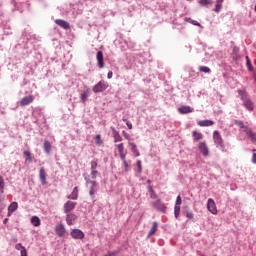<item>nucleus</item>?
Masks as SVG:
<instances>
[{
	"mask_svg": "<svg viewBox=\"0 0 256 256\" xmlns=\"http://www.w3.org/2000/svg\"><path fill=\"white\" fill-rule=\"evenodd\" d=\"M20 255L21 256H27V249L24 247L22 250H20Z\"/></svg>",
	"mask_w": 256,
	"mask_h": 256,
	"instance_id": "obj_44",
	"label": "nucleus"
},
{
	"mask_svg": "<svg viewBox=\"0 0 256 256\" xmlns=\"http://www.w3.org/2000/svg\"><path fill=\"white\" fill-rule=\"evenodd\" d=\"M33 96L31 95H28V96H25L24 98L21 99L20 101V105L21 107H26V105H30V103H33Z\"/></svg>",
	"mask_w": 256,
	"mask_h": 256,
	"instance_id": "obj_14",
	"label": "nucleus"
},
{
	"mask_svg": "<svg viewBox=\"0 0 256 256\" xmlns=\"http://www.w3.org/2000/svg\"><path fill=\"white\" fill-rule=\"evenodd\" d=\"M192 136L194 138V141H201V139H203V134L197 131H193Z\"/></svg>",
	"mask_w": 256,
	"mask_h": 256,
	"instance_id": "obj_30",
	"label": "nucleus"
},
{
	"mask_svg": "<svg viewBox=\"0 0 256 256\" xmlns=\"http://www.w3.org/2000/svg\"><path fill=\"white\" fill-rule=\"evenodd\" d=\"M181 203H182L181 196H177L176 203H175V206H174V217H175V219H179V213H181Z\"/></svg>",
	"mask_w": 256,
	"mask_h": 256,
	"instance_id": "obj_5",
	"label": "nucleus"
},
{
	"mask_svg": "<svg viewBox=\"0 0 256 256\" xmlns=\"http://www.w3.org/2000/svg\"><path fill=\"white\" fill-rule=\"evenodd\" d=\"M128 129H133V124L129 121L126 122Z\"/></svg>",
	"mask_w": 256,
	"mask_h": 256,
	"instance_id": "obj_50",
	"label": "nucleus"
},
{
	"mask_svg": "<svg viewBox=\"0 0 256 256\" xmlns=\"http://www.w3.org/2000/svg\"><path fill=\"white\" fill-rule=\"evenodd\" d=\"M149 191L151 193L150 197L151 199H157V194H155V191H153V188H149Z\"/></svg>",
	"mask_w": 256,
	"mask_h": 256,
	"instance_id": "obj_37",
	"label": "nucleus"
},
{
	"mask_svg": "<svg viewBox=\"0 0 256 256\" xmlns=\"http://www.w3.org/2000/svg\"><path fill=\"white\" fill-rule=\"evenodd\" d=\"M111 131L114 137V143H120V141H123V137H121V134H119V131H117L115 127H111Z\"/></svg>",
	"mask_w": 256,
	"mask_h": 256,
	"instance_id": "obj_15",
	"label": "nucleus"
},
{
	"mask_svg": "<svg viewBox=\"0 0 256 256\" xmlns=\"http://www.w3.org/2000/svg\"><path fill=\"white\" fill-rule=\"evenodd\" d=\"M5 209V206H1L0 205V215H1V213H3V210Z\"/></svg>",
	"mask_w": 256,
	"mask_h": 256,
	"instance_id": "obj_52",
	"label": "nucleus"
},
{
	"mask_svg": "<svg viewBox=\"0 0 256 256\" xmlns=\"http://www.w3.org/2000/svg\"><path fill=\"white\" fill-rule=\"evenodd\" d=\"M119 156L122 161H126L127 153L119 154Z\"/></svg>",
	"mask_w": 256,
	"mask_h": 256,
	"instance_id": "obj_46",
	"label": "nucleus"
},
{
	"mask_svg": "<svg viewBox=\"0 0 256 256\" xmlns=\"http://www.w3.org/2000/svg\"><path fill=\"white\" fill-rule=\"evenodd\" d=\"M238 95L242 101L243 107H245L247 111H253V109H255V104H253V101L249 97V94L245 92V90H238Z\"/></svg>",
	"mask_w": 256,
	"mask_h": 256,
	"instance_id": "obj_1",
	"label": "nucleus"
},
{
	"mask_svg": "<svg viewBox=\"0 0 256 256\" xmlns=\"http://www.w3.org/2000/svg\"><path fill=\"white\" fill-rule=\"evenodd\" d=\"M107 77L108 79H113V71H109Z\"/></svg>",
	"mask_w": 256,
	"mask_h": 256,
	"instance_id": "obj_49",
	"label": "nucleus"
},
{
	"mask_svg": "<svg viewBox=\"0 0 256 256\" xmlns=\"http://www.w3.org/2000/svg\"><path fill=\"white\" fill-rule=\"evenodd\" d=\"M89 183L92 184L89 190V195L91 199H95V187H97V182L93 180V181H89Z\"/></svg>",
	"mask_w": 256,
	"mask_h": 256,
	"instance_id": "obj_22",
	"label": "nucleus"
},
{
	"mask_svg": "<svg viewBox=\"0 0 256 256\" xmlns=\"http://www.w3.org/2000/svg\"><path fill=\"white\" fill-rule=\"evenodd\" d=\"M199 71H200V73H211V68H209L207 66H200Z\"/></svg>",
	"mask_w": 256,
	"mask_h": 256,
	"instance_id": "obj_33",
	"label": "nucleus"
},
{
	"mask_svg": "<svg viewBox=\"0 0 256 256\" xmlns=\"http://www.w3.org/2000/svg\"><path fill=\"white\" fill-rule=\"evenodd\" d=\"M55 233L59 237H65V235L67 234V229H65V225H63L62 223L57 224L55 226Z\"/></svg>",
	"mask_w": 256,
	"mask_h": 256,
	"instance_id": "obj_8",
	"label": "nucleus"
},
{
	"mask_svg": "<svg viewBox=\"0 0 256 256\" xmlns=\"http://www.w3.org/2000/svg\"><path fill=\"white\" fill-rule=\"evenodd\" d=\"M148 183H151V180H148Z\"/></svg>",
	"mask_w": 256,
	"mask_h": 256,
	"instance_id": "obj_60",
	"label": "nucleus"
},
{
	"mask_svg": "<svg viewBox=\"0 0 256 256\" xmlns=\"http://www.w3.org/2000/svg\"><path fill=\"white\" fill-rule=\"evenodd\" d=\"M234 125H237L240 129H243L244 133L251 139L252 143H256V134L254 131L245 125V123L241 120H234Z\"/></svg>",
	"mask_w": 256,
	"mask_h": 256,
	"instance_id": "obj_2",
	"label": "nucleus"
},
{
	"mask_svg": "<svg viewBox=\"0 0 256 256\" xmlns=\"http://www.w3.org/2000/svg\"><path fill=\"white\" fill-rule=\"evenodd\" d=\"M178 113H180V115H187L188 113H193V108L190 106H180L178 108Z\"/></svg>",
	"mask_w": 256,
	"mask_h": 256,
	"instance_id": "obj_17",
	"label": "nucleus"
},
{
	"mask_svg": "<svg viewBox=\"0 0 256 256\" xmlns=\"http://www.w3.org/2000/svg\"><path fill=\"white\" fill-rule=\"evenodd\" d=\"M157 227H158L157 222H153L152 227L147 235V239H149V237H151L152 235H155V233L157 232Z\"/></svg>",
	"mask_w": 256,
	"mask_h": 256,
	"instance_id": "obj_26",
	"label": "nucleus"
},
{
	"mask_svg": "<svg viewBox=\"0 0 256 256\" xmlns=\"http://www.w3.org/2000/svg\"><path fill=\"white\" fill-rule=\"evenodd\" d=\"M123 121H124L125 123H127V121H129V120H127L126 118H123Z\"/></svg>",
	"mask_w": 256,
	"mask_h": 256,
	"instance_id": "obj_59",
	"label": "nucleus"
},
{
	"mask_svg": "<svg viewBox=\"0 0 256 256\" xmlns=\"http://www.w3.org/2000/svg\"><path fill=\"white\" fill-rule=\"evenodd\" d=\"M246 65H247V68H248V71H253V64H251V61H248L246 62Z\"/></svg>",
	"mask_w": 256,
	"mask_h": 256,
	"instance_id": "obj_42",
	"label": "nucleus"
},
{
	"mask_svg": "<svg viewBox=\"0 0 256 256\" xmlns=\"http://www.w3.org/2000/svg\"><path fill=\"white\" fill-rule=\"evenodd\" d=\"M13 212H11V211H9L8 210V217H11V214H12Z\"/></svg>",
	"mask_w": 256,
	"mask_h": 256,
	"instance_id": "obj_57",
	"label": "nucleus"
},
{
	"mask_svg": "<svg viewBox=\"0 0 256 256\" xmlns=\"http://www.w3.org/2000/svg\"><path fill=\"white\" fill-rule=\"evenodd\" d=\"M125 153H127V152H125V150H122V151L119 152V155H123Z\"/></svg>",
	"mask_w": 256,
	"mask_h": 256,
	"instance_id": "obj_54",
	"label": "nucleus"
},
{
	"mask_svg": "<svg viewBox=\"0 0 256 256\" xmlns=\"http://www.w3.org/2000/svg\"><path fill=\"white\" fill-rule=\"evenodd\" d=\"M31 223L34 225V227H39V225H41V219H39L37 216H33L31 218Z\"/></svg>",
	"mask_w": 256,
	"mask_h": 256,
	"instance_id": "obj_29",
	"label": "nucleus"
},
{
	"mask_svg": "<svg viewBox=\"0 0 256 256\" xmlns=\"http://www.w3.org/2000/svg\"><path fill=\"white\" fill-rule=\"evenodd\" d=\"M245 59H246V63H249V61H251V60L249 59V56H246Z\"/></svg>",
	"mask_w": 256,
	"mask_h": 256,
	"instance_id": "obj_53",
	"label": "nucleus"
},
{
	"mask_svg": "<svg viewBox=\"0 0 256 256\" xmlns=\"http://www.w3.org/2000/svg\"><path fill=\"white\" fill-rule=\"evenodd\" d=\"M207 209L212 215H217V205L215 204V200L209 198L207 201Z\"/></svg>",
	"mask_w": 256,
	"mask_h": 256,
	"instance_id": "obj_6",
	"label": "nucleus"
},
{
	"mask_svg": "<svg viewBox=\"0 0 256 256\" xmlns=\"http://www.w3.org/2000/svg\"><path fill=\"white\" fill-rule=\"evenodd\" d=\"M116 147L118 149V153L125 150V145L123 143L117 144Z\"/></svg>",
	"mask_w": 256,
	"mask_h": 256,
	"instance_id": "obj_36",
	"label": "nucleus"
},
{
	"mask_svg": "<svg viewBox=\"0 0 256 256\" xmlns=\"http://www.w3.org/2000/svg\"><path fill=\"white\" fill-rule=\"evenodd\" d=\"M198 149H199L200 153H202V155L204 157H209V147L207 146V143L200 142L198 144Z\"/></svg>",
	"mask_w": 256,
	"mask_h": 256,
	"instance_id": "obj_9",
	"label": "nucleus"
},
{
	"mask_svg": "<svg viewBox=\"0 0 256 256\" xmlns=\"http://www.w3.org/2000/svg\"><path fill=\"white\" fill-rule=\"evenodd\" d=\"M122 134H123L124 138L127 139V141H131V135H129V134H128L127 132H125V131H122Z\"/></svg>",
	"mask_w": 256,
	"mask_h": 256,
	"instance_id": "obj_41",
	"label": "nucleus"
},
{
	"mask_svg": "<svg viewBox=\"0 0 256 256\" xmlns=\"http://www.w3.org/2000/svg\"><path fill=\"white\" fill-rule=\"evenodd\" d=\"M96 143L97 145H103V140H101V135H96Z\"/></svg>",
	"mask_w": 256,
	"mask_h": 256,
	"instance_id": "obj_39",
	"label": "nucleus"
},
{
	"mask_svg": "<svg viewBox=\"0 0 256 256\" xmlns=\"http://www.w3.org/2000/svg\"><path fill=\"white\" fill-rule=\"evenodd\" d=\"M128 145L135 157H139L141 155V153H139V149H137L136 143L128 142Z\"/></svg>",
	"mask_w": 256,
	"mask_h": 256,
	"instance_id": "obj_20",
	"label": "nucleus"
},
{
	"mask_svg": "<svg viewBox=\"0 0 256 256\" xmlns=\"http://www.w3.org/2000/svg\"><path fill=\"white\" fill-rule=\"evenodd\" d=\"M136 165H137V173H139V174H141V173H143V166L141 165V160H138L137 162H136Z\"/></svg>",
	"mask_w": 256,
	"mask_h": 256,
	"instance_id": "obj_34",
	"label": "nucleus"
},
{
	"mask_svg": "<svg viewBox=\"0 0 256 256\" xmlns=\"http://www.w3.org/2000/svg\"><path fill=\"white\" fill-rule=\"evenodd\" d=\"M213 141L217 147H223V137L217 130L213 133Z\"/></svg>",
	"mask_w": 256,
	"mask_h": 256,
	"instance_id": "obj_7",
	"label": "nucleus"
},
{
	"mask_svg": "<svg viewBox=\"0 0 256 256\" xmlns=\"http://www.w3.org/2000/svg\"><path fill=\"white\" fill-rule=\"evenodd\" d=\"M200 7H209V5H213V0H199Z\"/></svg>",
	"mask_w": 256,
	"mask_h": 256,
	"instance_id": "obj_27",
	"label": "nucleus"
},
{
	"mask_svg": "<svg viewBox=\"0 0 256 256\" xmlns=\"http://www.w3.org/2000/svg\"><path fill=\"white\" fill-rule=\"evenodd\" d=\"M96 59H97V62H98V67L100 69H103V67H105V62H104L103 52L102 51H98L97 52Z\"/></svg>",
	"mask_w": 256,
	"mask_h": 256,
	"instance_id": "obj_13",
	"label": "nucleus"
},
{
	"mask_svg": "<svg viewBox=\"0 0 256 256\" xmlns=\"http://www.w3.org/2000/svg\"><path fill=\"white\" fill-rule=\"evenodd\" d=\"M70 235L72 239H83L85 237V233L79 229H72Z\"/></svg>",
	"mask_w": 256,
	"mask_h": 256,
	"instance_id": "obj_11",
	"label": "nucleus"
},
{
	"mask_svg": "<svg viewBox=\"0 0 256 256\" xmlns=\"http://www.w3.org/2000/svg\"><path fill=\"white\" fill-rule=\"evenodd\" d=\"M39 177L42 185H47V174L45 173V168H41L39 171Z\"/></svg>",
	"mask_w": 256,
	"mask_h": 256,
	"instance_id": "obj_18",
	"label": "nucleus"
},
{
	"mask_svg": "<svg viewBox=\"0 0 256 256\" xmlns=\"http://www.w3.org/2000/svg\"><path fill=\"white\" fill-rule=\"evenodd\" d=\"M8 221H9V219H8V218H5L4 221H3V223L6 224Z\"/></svg>",
	"mask_w": 256,
	"mask_h": 256,
	"instance_id": "obj_56",
	"label": "nucleus"
},
{
	"mask_svg": "<svg viewBox=\"0 0 256 256\" xmlns=\"http://www.w3.org/2000/svg\"><path fill=\"white\" fill-rule=\"evenodd\" d=\"M123 161V166L125 171H127V167H129V164L127 163V160H122Z\"/></svg>",
	"mask_w": 256,
	"mask_h": 256,
	"instance_id": "obj_47",
	"label": "nucleus"
},
{
	"mask_svg": "<svg viewBox=\"0 0 256 256\" xmlns=\"http://www.w3.org/2000/svg\"><path fill=\"white\" fill-rule=\"evenodd\" d=\"M111 256H113V255H117V253H119V251H117V250H115V251H113V252H108Z\"/></svg>",
	"mask_w": 256,
	"mask_h": 256,
	"instance_id": "obj_51",
	"label": "nucleus"
},
{
	"mask_svg": "<svg viewBox=\"0 0 256 256\" xmlns=\"http://www.w3.org/2000/svg\"><path fill=\"white\" fill-rule=\"evenodd\" d=\"M55 24L65 30L71 29V25L69 24V22L62 19H56Z\"/></svg>",
	"mask_w": 256,
	"mask_h": 256,
	"instance_id": "obj_12",
	"label": "nucleus"
},
{
	"mask_svg": "<svg viewBox=\"0 0 256 256\" xmlns=\"http://www.w3.org/2000/svg\"><path fill=\"white\" fill-rule=\"evenodd\" d=\"M66 223L67 225H75V221H77V215L73 213L66 214Z\"/></svg>",
	"mask_w": 256,
	"mask_h": 256,
	"instance_id": "obj_16",
	"label": "nucleus"
},
{
	"mask_svg": "<svg viewBox=\"0 0 256 256\" xmlns=\"http://www.w3.org/2000/svg\"><path fill=\"white\" fill-rule=\"evenodd\" d=\"M16 209H19V204H17V202H12L8 207V211H10V213H15Z\"/></svg>",
	"mask_w": 256,
	"mask_h": 256,
	"instance_id": "obj_28",
	"label": "nucleus"
},
{
	"mask_svg": "<svg viewBox=\"0 0 256 256\" xmlns=\"http://www.w3.org/2000/svg\"><path fill=\"white\" fill-rule=\"evenodd\" d=\"M223 1L225 0H216V5L214 8L215 13H221V9H223Z\"/></svg>",
	"mask_w": 256,
	"mask_h": 256,
	"instance_id": "obj_25",
	"label": "nucleus"
},
{
	"mask_svg": "<svg viewBox=\"0 0 256 256\" xmlns=\"http://www.w3.org/2000/svg\"><path fill=\"white\" fill-rule=\"evenodd\" d=\"M186 217H187L188 219H193V217H194L193 212L188 211V212L186 213Z\"/></svg>",
	"mask_w": 256,
	"mask_h": 256,
	"instance_id": "obj_45",
	"label": "nucleus"
},
{
	"mask_svg": "<svg viewBox=\"0 0 256 256\" xmlns=\"http://www.w3.org/2000/svg\"><path fill=\"white\" fill-rule=\"evenodd\" d=\"M25 248V246H23V244H21V243H17L16 245H15V249L17 250V251H21V250H23Z\"/></svg>",
	"mask_w": 256,
	"mask_h": 256,
	"instance_id": "obj_38",
	"label": "nucleus"
},
{
	"mask_svg": "<svg viewBox=\"0 0 256 256\" xmlns=\"http://www.w3.org/2000/svg\"><path fill=\"white\" fill-rule=\"evenodd\" d=\"M84 179H85L86 183H89V181H93V180H89V178H87V177H85Z\"/></svg>",
	"mask_w": 256,
	"mask_h": 256,
	"instance_id": "obj_55",
	"label": "nucleus"
},
{
	"mask_svg": "<svg viewBox=\"0 0 256 256\" xmlns=\"http://www.w3.org/2000/svg\"><path fill=\"white\" fill-rule=\"evenodd\" d=\"M53 146L51 145V142L49 140H44L43 149L46 155H51V149Z\"/></svg>",
	"mask_w": 256,
	"mask_h": 256,
	"instance_id": "obj_19",
	"label": "nucleus"
},
{
	"mask_svg": "<svg viewBox=\"0 0 256 256\" xmlns=\"http://www.w3.org/2000/svg\"><path fill=\"white\" fill-rule=\"evenodd\" d=\"M97 169V161L93 160L91 162V171H95Z\"/></svg>",
	"mask_w": 256,
	"mask_h": 256,
	"instance_id": "obj_40",
	"label": "nucleus"
},
{
	"mask_svg": "<svg viewBox=\"0 0 256 256\" xmlns=\"http://www.w3.org/2000/svg\"><path fill=\"white\" fill-rule=\"evenodd\" d=\"M3 189H5V180L0 176V193H3Z\"/></svg>",
	"mask_w": 256,
	"mask_h": 256,
	"instance_id": "obj_35",
	"label": "nucleus"
},
{
	"mask_svg": "<svg viewBox=\"0 0 256 256\" xmlns=\"http://www.w3.org/2000/svg\"><path fill=\"white\" fill-rule=\"evenodd\" d=\"M78 198H79V190L77 189V187H74L71 195L68 196V199H72V201H77Z\"/></svg>",
	"mask_w": 256,
	"mask_h": 256,
	"instance_id": "obj_24",
	"label": "nucleus"
},
{
	"mask_svg": "<svg viewBox=\"0 0 256 256\" xmlns=\"http://www.w3.org/2000/svg\"><path fill=\"white\" fill-rule=\"evenodd\" d=\"M198 125L199 127H212V125H215V122L213 120H200Z\"/></svg>",
	"mask_w": 256,
	"mask_h": 256,
	"instance_id": "obj_21",
	"label": "nucleus"
},
{
	"mask_svg": "<svg viewBox=\"0 0 256 256\" xmlns=\"http://www.w3.org/2000/svg\"><path fill=\"white\" fill-rule=\"evenodd\" d=\"M201 256H205L204 254H202Z\"/></svg>",
	"mask_w": 256,
	"mask_h": 256,
	"instance_id": "obj_61",
	"label": "nucleus"
},
{
	"mask_svg": "<svg viewBox=\"0 0 256 256\" xmlns=\"http://www.w3.org/2000/svg\"><path fill=\"white\" fill-rule=\"evenodd\" d=\"M234 51H239V48L234 46Z\"/></svg>",
	"mask_w": 256,
	"mask_h": 256,
	"instance_id": "obj_58",
	"label": "nucleus"
},
{
	"mask_svg": "<svg viewBox=\"0 0 256 256\" xmlns=\"http://www.w3.org/2000/svg\"><path fill=\"white\" fill-rule=\"evenodd\" d=\"M184 21L187 23H191V25H194L195 27H201V23L191 19V18H185Z\"/></svg>",
	"mask_w": 256,
	"mask_h": 256,
	"instance_id": "obj_32",
	"label": "nucleus"
},
{
	"mask_svg": "<svg viewBox=\"0 0 256 256\" xmlns=\"http://www.w3.org/2000/svg\"><path fill=\"white\" fill-rule=\"evenodd\" d=\"M97 170H92L91 171V177H92V179H97Z\"/></svg>",
	"mask_w": 256,
	"mask_h": 256,
	"instance_id": "obj_43",
	"label": "nucleus"
},
{
	"mask_svg": "<svg viewBox=\"0 0 256 256\" xmlns=\"http://www.w3.org/2000/svg\"><path fill=\"white\" fill-rule=\"evenodd\" d=\"M87 99H89V89L84 90L83 93L80 94V103H86Z\"/></svg>",
	"mask_w": 256,
	"mask_h": 256,
	"instance_id": "obj_23",
	"label": "nucleus"
},
{
	"mask_svg": "<svg viewBox=\"0 0 256 256\" xmlns=\"http://www.w3.org/2000/svg\"><path fill=\"white\" fill-rule=\"evenodd\" d=\"M252 163L256 165V153H253L252 155Z\"/></svg>",
	"mask_w": 256,
	"mask_h": 256,
	"instance_id": "obj_48",
	"label": "nucleus"
},
{
	"mask_svg": "<svg viewBox=\"0 0 256 256\" xmlns=\"http://www.w3.org/2000/svg\"><path fill=\"white\" fill-rule=\"evenodd\" d=\"M152 207L157 209V211H160V213H167V206H165V203L160 199L152 202Z\"/></svg>",
	"mask_w": 256,
	"mask_h": 256,
	"instance_id": "obj_4",
	"label": "nucleus"
},
{
	"mask_svg": "<svg viewBox=\"0 0 256 256\" xmlns=\"http://www.w3.org/2000/svg\"><path fill=\"white\" fill-rule=\"evenodd\" d=\"M107 87H109V84L105 80H101L93 86L92 91L93 93H103V91H106Z\"/></svg>",
	"mask_w": 256,
	"mask_h": 256,
	"instance_id": "obj_3",
	"label": "nucleus"
},
{
	"mask_svg": "<svg viewBox=\"0 0 256 256\" xmlns=\"http://www.w3.org/2000/svg\"><path fill=\"white\" fill-rule=\"evenodd\" d=\"M23 155H25L26 159V163H33V157H31V152L30 151H24Z\"/></svg>",
	"mask_w": 256,
	"mask_h": 256,
	"instance_id": "obj_31",
	"label": "nucleus"
},
{
	"mask_svg": "<svg viewBox=\"0 0 256 256\" xmlns=\"http://www.w3.org/2000/svg\"><path fill=\"white\" fill-rule=\"evenodd\" d=\"M75 207H77V202L67 201L64 204V213H66V214L71 213V211H73L75 209Z\"/></svg>",
	"mask_w": 256,
	"mask_h": 256,
	"instance_id": "obj_10",
	"label": "nucleus"
}]
</instances>
